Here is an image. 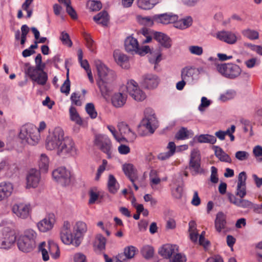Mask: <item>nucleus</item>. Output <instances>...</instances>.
I'll use <instances>...</instances> for the list:
<instances>
[{
  "instance_id": "nucleus-17",
  "label": "nucleus",
  "mask_w": 262,
  "mask_h": 262,
  "mask_svg": "<svg viewBox=\"0 0 262 262\" xmlns=\"http://www.w3.org/2000/svg\"><path fill=\"white\" fill-rule=\"evenodd\" d=\"M86 224L82 221L76 222L74 226L75 231V246L78 247L80 245L81 238L87 231Z\"/></svg>"
},
{
  "instance_id": "nucleus-12",
  "label": "nucleus",
  "mask_w": 262,
  "mask_h": 262,
  "mask_svg": "<svg viewBox=\"0 0 262 262\" xmlns=\"http://www.w3.org/2000/svg\"><path fill=\"white\" fill-rule=\"evenodd\" d=\"M60 238L64 244L75 246V236L73 237L72 234L71 224L68 221L64 222L60 231Z\"/></svg>"
},
{
  "instance_id": "nucleus-62",
  "label": "nucleus",
  "mask_w": 262,
  "mask_h": 262,
  "mask_svg": "<svg viewBox=\"0 0 262 262\" xmlns=\"http://www.w3.org/2000/svg\"><path fill=\"white\" fill-rule=\"evenodd\" d=\"M235 96V92L234 91H228L226 93L222 94L220 96V99L223 101H226L231 99Z\"/></svg>"
},
{
  "instance_id": "nucleus-61",
  "label": "nucleus",
  "mask_w": 262,
  "mask_h": 262,
  "mask_svg": "<svg viewBox=\"0 0 262 262\" xmlns=\"http://www.w3.org/2000/svg\"><path fill=\"white\" fill-rule=\"evenodd\" d=\"M35 66H32L34 68L45 69L46 64L42 62V56L40 54H38L35 59Z\"/></svg>"
},
{
  "instance_id": "nucleus-39",
  "label": "nucleus",
  "mask_w": 262,
  "mask_h": 262,
  "mask_svg": "<svg viewBox=\"0 0 262 262\" xmlns=\"http://www.w3.org/2000/svg\"><path fill=\"white\" fill-rule=\"evenodd\" d=\"M198 141L199 143H207L211 144L216 142V138L215 136L209 134H202L198 137Z\"/></svg>"
},
{
  "instance_id": "nucleus-57",
  "label": "nucleus",
  "mask_w": 262,
  "mask_h": 262,
  "mask_svg": "<svg viewBox=\"0 0 262 262\" xmlns=\"http://www.w3.org/2000/svg\"><path fill=\"white\" fill-rule=\"evenodd\" d=\"M107 129L110 130V132L112 133L114 138L119 142H123L125 140V137H120L119 135H118L117 134V131L115 128V127L113 125H107Z\"/></svg>"
},
{
  "instance_id": "nucleus-13",
  "label": "nucleus",
  "mask_w": 262,
  "mask_h": 262,
  "mask_svg": "<svg viewBox=\"0 0 262 262\" xmlns=\"http://www.w3.org/2000/svg\"><path fill=\"white\" fill-rule=\"evenodd\" d=\"M156 122H151L147 119H143L138 126V133L141 136L148 133L153 134L156 128Z\"/></svg>"
},
{
  "instance_id": "nucleus-48",
  "label": "nucleus",
  "mask_w": 262,
  "mask_h": 262,
  "mask_svg": "<svg viewBox=\"0 0 262 262\" xmlns=\"http://www.w3.org/2000/svg\"><path fill=\"white\" fill-rule=\"evenodd\" d=\"M193 74V70L192 68L185 67L182 70L181 78L184 80H188Z\"/></svg>"
},
{
  "instance_id": "nucleus-10",
  "label": "nucleus",
  "mask_w": 262,
  "mask_h": 262,
  "mask_svg": "<svg viewBox=\"0 0 262 262\" xmlns=\"http://www.w3.org/2000/svg\"><path fill=\"white\" fill-rule=\"evenodd\" d=\"M76 150L73 139L70 137H66L63 138L57 154L59 156H64L68 154H74L76 153Z\"/></svg>"
},
{
  "instance_id": "nucleus-19",
  "label": "nucleus",
  "mask_w": 262,
  "mask_h": 262,
  "mask_svg": "<svg viewBox=\"0 0 262 262\" xmlns=\"http://www.w3.org/2000/svg\"><path fill=\"white\" fill-rule=\"evenodd\" d=\"M216 37L220 40L230 45L235 43L237 40L235 33L227 31L218 32L216 34Z\"/></svg>"
},
{
  "instance_id": "nucleus-1",
  "label": "nucleus",
  "mask_w": 262,
  "mask_h": 262,
  "mask_svg": "<svg viewBox=\"0 0 262 262\" xmlns=\"http://www.w3.org/2000/svg\"><path fill=\"white\" fill-rule=\"evenodd\" d=\"M99 79L97 84L100 89L102 96L105 99L109 97L112 91L110 86V82L115 78V74L113 71L109 70L100 60L95 61Z\"/></svg>"
},
{
  "instance_id": "nucleus-14",
  "label": "nucleus",
  "mask_w": 262,
  "mask_h": 262,
  "mask_svg": "<svg viewBox=\"0 0 262 262\" xmlns=\"http://www.w3.org/2000/svg\"><path fill=\"white\" fill-rule=\"evenodd\" d=\"M12 211L17 217L25 219L30 215L31 207L29 204L24 203L15 204L12 206Z\"/></svg>"
},
{
  "instance_id": "nucleus-38",
  "label": "nucleus",
  "mask_w": 262,
  "mask_h": 262,
  "mask_svg": "<svg viewBox=\"0 0 262 262\" xmlns=\"http://www.w3.org/2000/svg\"><path fill=\"white\" fill-rule=\"evenodd\" d=\"M192 23L191 17L188 16L178 21L176 24V27L180 29H185L190 26Z\"/></svg>"
},
{
  "instance_id": "nucleus-52",
  "label": "nucleus",
  "mask_w": 262,
  "mask_h": 262,
  "mask_svg": "<svg viewBox=\"0 0 262 262\" xmlns=\"http://www.w3.org/2000/svg\"><path fill=\"white\" fill-rule=\"evenodd\" d=\"M83 58V52L81 49H79L78 50V61L80 63L81 66L86 71L88 70H90L89 64L88 61L85 60H82Z\"/></svg>"
},
{
  "instance_id": "nucleus-5",
  "label": "nucleus",
  "mask_w": 262,
  "mask_h": 262,
  "mask_svg": "<svg viewBox=\"0 0 262 262\" xmlns=\"http://www.w3.org/2000/svg\"><path fill=\"white\" fill-rule=\"evenodd\" d=\"M63 138V129L59 127H56L47 137L46 143L47 149L50 150L56 149L58 151Z\"/></svg>"
},
{
  "instance_id": "nucleus-49",
  "label": "nucleus",
  "mask_w": 262,
  "mask_h": 262,
  "mask_svg": "<svg viewBox=\"0 0 262 262\" xmlns=\"http://www.w3.org/2000/svg\"><path fill=\"white\" fill-rule=\"evenodd\" d=\"M150 120L151 122H157L155 113L153 109L150 107L146 108L144 111V118Z\"/></svg>"
},
{
  "instance_id": "nucleus-11",
  "label": "nucleus",
  "mask_w": 262,
  "mask_h": 262,
  "mask_svg": "<svg viewBox=\"0 0 262 262\" xmlns=\"http://www.w3.org/2000/svg\"><path fill=\"white\" fill-rule=\"evenodd\" d=\"M16 241V236L13 231L3 232L0 234V248L10 249Z\"/></svg>"
},
{
  "instance_id": "nucleus-27",
  "label": "nucleus",
  "mask_w": 262,
  "mask_h": 262,
  "mask_svg": "<svg viewBox=\"0 0 262 262\" xmlns=\"http://www.w3.org/2000/svg\"><path fill=\"white\" fill-rule=\"evenodd\" d=\"M114 57L117 62L122 68L128 69L129 67L128 57L119 52L116 50L114 52Z\"/></svg>"
},
{
  "instance_id": "nucleus-7",
  "label": "nucleus",
  "mask_w": 262,
  "mask_h": 262,
  "mask_svg": "<svg viewBox=\"0 0 262 262\" xmlns=\"http://www.w3.org/2000/svg\"><path fill=\"white\" fill-rule=\"evenodd\" d=\"M201 157L198 150L193 149L190 154L189 162V169L192 174L195 176L204 172L203 169L201 166Z\"/></svg>"
},
{
  "instance_id": "nucleus-23",
  "label": "nucleus",
  "mask_w": 262,
  "mask_h": 262,
  "mask_svg": "<svg viewBox=\"0 0 262 262\" xmlns=\"http://www.w3.org/2000/svg\"><path fill=\"white\" fill-rule=\"evenodd\" d=\"M175 251H178V246L168 244L164 245L159 249V254L165 258L169 259Z\"/></svg>"
},
{
  "instance_id": "nucleus-60",
  "label": "nucleus",
  "mask_w": 262,
  "mask_h": 262,
  "mask_svg": "<svg viewBox=\"0 0 262 262\" xmlns=\"http://www.w3.org/2000/svg\"><path fill=\"white\" fill-rule=\"evenodd\" d=\"M189 52L193 55L200 56L203 53V49L202 47L198 46H191L189 47Z\"/></svg>"
},
{
  "instance_id": "nucleus-15",
  "label": "nucleus",
  "mask_w": 262,
  "mask_h": 262,
  "mask_svg": "<svg viewBox=\"0 0 262 262\" xmlns=\"http://www.w3.org/2000/svg\"><path fill=\"white\" fill-rule=\"evenodd\" d=\"M40 171L36 169H30L26 176L28 188H36L40 181Z\"/></svg>"
},
{
  "instance_id": "nucleus-56",
  "label": "nucleus",
  "mask_w": 262,
  "mask_h": 262,
  "mask_svg": "<svg viewBox=\"0 0 262 262\" xmlns=\"http://www.w3.org/2000/svg\"><path fill=\"white\" fill-rule=\"evenodd\" d=\"M68 75L69 71L67 73V78L60 88L61 92L66 94L67 95L69 94L70 91V81Z\"/></svg>"
},
{
  "instance_id": "nucleus-50",
  "label": "nucleus",
  "mask_w": 262,
  "mask_h": 262,
  "mask_svg": "<svg viewBox=\"0 0 262 262\" xmlns=\"http://www.w3.org/2000/svg\"><path fill=\"white\" fill-rule=\"evenodd\" d=\"M117 126L121 134L120 137H124L129 133V131L130 129L128 125L123 122L119 123Z\"/></svg>"
},
{
  "instance_id": "nucleus-44",
  "label": "nucleus",
  "mask_w": 262,
  "mask_h": 262,
  "mask_svg": "<svg viewBox=\"0 0 262 262\" xmlns=\"http://www.w3.org/2000/svg\"><path fill=\"white\" fill-rule=\"evenodd\" d=\"M137 19L140 24L147 26H151L155 21L153 17L151 18L148 16L143 17L141 15L137 16Z\"/></svg>"
},
{
  "instance_id": "nucleus-6",
  "label": "nucleus",
  "mask_w": 262,
  "mask_h": 262,
  "mask_svg": "<svg viewBox=\"0 0 262 262\" xmlns=\"http://www.w3.org/2000/svg\"><path fill=\"white\" fill-rule=\"evenodd\" d=\"M95 144L107 155L108 159L111 158L112 152V142L110 138L105 135H98L95 136Z\"/></svg>"
},
{
  "instance_id": "nucleus-31",
  "label": "nucleus",
  "mask_w": 262,
  "mask_h": 262,
  "mask_svg": "<svg viewBox=\"0 0 262 262\" xmlns=\"http://www.w3.org/2000/svg\"><path fill=\"white\" fill-rule=\"evenodd\" d=\"M106 239L102 234L99 233L96 235L94 242V247L99 251L105 249Z\"/></svg>"
},
{
  "instance_id": "nucleus-22",
  "label": "nucleus",
  "mask_w": 262,
  "mask_h": 262,
  "mask_svg": "<svg viewBox=\"0 0 262 262\" xmlns=\"http://www.w3.org/2000/svg\"><path fill=\"white\" fill-rule=\"evenodd\" d=\"M159 82V79L156 75L148 74L143 76L142 84L146 89H155L157 88Z\"/></svg>"
},
{
  "instance_id": "nucleus-3",
  "label": "nucleus",
  "mask_w": 262,
  "mask_h": 262,
  "mask_svg": "<svg viewBox=\"0 0 262 262\" xmlns=\"http://www.w3.org/2000/svg\"><path fill=\"white\" fill-rule=\"evenodd\" d=\"M45 69H37L32 67L29 62L24 64V72L31 80L40 85H45L48 79V74L44 71Z\"/></svg>"
},
{
  "instance_id": "nucleus-54",
  "label": "nucleus",
  "mask_w": 262,
  "mask_h": 262,
  "mask_svg": "<svg viewBox=\"0 0 262 262\" xmlns=\"http://www.w3.org/2000/svg\"><path fill=\"white\" fill-rule=\"evenodd\" d=\"M22 237L27 238L31 242H35V239L37 236V234L35 231L32 229H27L25 231Z\"/></svg>"
},
{
  "instance_id": "nucleus-53",
  "label": "nucleus",
  "mask_w": 262,
  "mask_h": 262,
  "mask_svg": "<svg viewBox=\"0 0 262 262\" xmlns=\"http://www.w3.org/2000/svg\"><path fill=\"white\" fill-rule=\"evenodd\" d=\"M247 194L246 184H237L235 194L240 198H244Z\"/></svg>"
},
{
  "instance_id": "nucleus-2",
  "label": "nucleus",
  "mask_w": 262,
  "mask_h": 262,
  "mask_svg": "<svg viewBox=\"0 0 262 262\" xmlns=\"http://www.w3.org/2000/svg\"><path fill=\"white\" fill-rule=\"evenodd\" d=\"M19 137L23 141L32 145L37 143L40 139L37 128L31 123L26 124L21 127Z\"/></svg>"
},
{
  "instance_id": "nucleus-33",
  "label": "nucleus",
  "mask_w": 262,
  "mask_h": 262,
  "mask_svg": "<svg viewBox=\"0 0 262 262\" xmlns=\"http://www.w3.org/2000/svg\"><path fill=\"white\" fill-rule=\"evenodd\" d=\"M107 187L110 192L115 194L117 192L119 188V185L116 179L112 174H110L107 182Z\"/></svg>"
},
{
  "instance_id": "nucleus-24",
  "label": "nucleus",
  "mask_w": 262,
  "mask_h": 262,
  "mask_svg": "<svg viewBox=\"0 0 262 262\" xmlns=\"http://www.w3.org/2000/svg\"><path fill=\"white\" fill-rule=\"evenodd\" d=\"M122 170L132 182H135L138 179L137 170L132 164H124L122 165Z\"/></svg>"
},
{
  "instance_id": "nucleus-35",
  "label": "nucleus",
  "mask_w": 262,
  "mask_h": 262,
  "mask_svg": "<svg viewBox=\"0 0 262 262\" xmlns=\"http://www.w3.org/2000/svg\"><path fill=\"white\" fill-rule=\"evenodd\" d=\"M158 3V0H138L137 5L139 8L143 10L152 9Z\"/></svg>"
},
{
  "instance_id": "nucleus-41",
  "label": "nucleus",
  "mask_w": 262,
  "mask_h": 262,
  "mask_svg": "<svg viewBox=\"0 0 262 262\" xmlns=\"http://www.w3.org/2000/svg\"><path fill=\"white\" fill-rule=\"evenodd\" d=\"M242 33L244 37L250 40H255L259 38L258 32L254 30L247 29L243 30Z\"/></svg>"
},
{
  "instance_id": "nucleus-9",
  "label": "nucleus",
  "mask_w": 262,
  "mask_h": 262,
  "mask_svg": "<svg viewBox=\"0 0 262 262\" xmlns=\"http://www.w3.org/2000/svg\"><path fill=\"white\" fill-rule=\"evenodd\" d=\"M126 89L129 95L136 101H142L146 98L145 93L134 80H130L127 83Z\"/></svg>"
},
{
  "instance_id": "nucleus-8",
  "label": "nucleus",
  "mask_w": 262,
  "mask_h": 262,
  "mask_svg": "<svg viewBox=\"0 0 262 262\" xmlns=\"http://www.w3.org/2000/svg\"><path fill=\"white\" fill-rule=\"evenodd\" d=\"M53 178L61 185L65 186L71 183V172L64 167H58L52 172Z\"/></svg>"
},
{
  "instance_id": "nucleus-40",
  "label": "nucleus",
  "mask_w": 262,
  "mask_h": 262,
  "mask_svg": "<svg viewBox=\"0 0 262 262\" xmlns=\"http://www.w3.org/2000/svg\"><path fill=\"white\" fill-rule=\"evenodd\" d=\"M82 35L86 42L87 48L91 52H94L96 49L95 43L90 34L86 32H83Z\"/></svg>"
},
{
  "instance_id": "nucleus-36",
  "label": "nucleus",
  "mask_w": 262,
  "mask_h": 262,
  "mask_svg": "<svg viewBox=\"0 0 262 262\" xmlns=\"http://www.w3.org/2000/svg\"><path fill=\"white\" fill-rule=\"evenodd\" d=\"M193 136L192 131L188 130L186 128L182 127L175 135V138L178 140H185L189 138V136Z\"/></svg>"
},
{
  "instance_id": "nucleus-59",
  "label": "nucleus",
  "mask_w": 262,
  "mask_h": 262,
  "mask_svg": "<svg viewBox=\"0 0 262 262\" xmlns=\"http://www.w3.org/2000/svg\"><path fill=\"white\" fill-rule=\"evenodd\" d=\"M46 244L45 242H42L39 246V249L41 252L42 259L46 261L49 259L48 251L45 248Z\"/></svg>"
},
{
  "instance_id": "nucleus-37",
  "label": "nucleus",
  "mask_w": 262,
  "mask_h": 262,
  "mask_svg": "<svg viewBox=\"0 0 262 262\" xmlns=\"http://www.w3.org/2000/svg\"><path fill=\"white\" fill-rule=\"evenodd\" d=\"M49 159L46 155L42 154L40 155L38 165L40 170L43 172H46L48 170Z\"/></svg>"
},
{
  "instance_id": "nucleus-25",
  "label": "nucleus",
  "mask_w": 262,
  "mask_h": 262,
  "mask_svg": "<svg viewBox=\"0 0 262 262\" xmlns=\"http://www.w3.org/2000/svg\"><path fill=\"white\" fill-rule=\"evenodd\" d=\"M152 35L154 38L157 41L161 46L165 48H169L171 47V39L167 35L161 32H155L152 33Z\"/></svg>"
},
{
  "instance_id": "nucleus-4",
  "label": "nucleus",
  "mask_w": 262,
  "mask_h": 262,
  "mask_svg": "<svg viewBox=\"0 0 262 262\" xmlns=\"http://www.w3.org/2000/svg\"><path fill=\"white\" fill-rule=\"evenodd\" d=\"M216 71L223 76L230 79H235L242 73L239 66L232 62L217 64Z\"/></svg>"
},
{
  "instance_id": "nucleus-58",
  "label": "nucleus",
  "mask_w": 262,
  "mask_h": 262,
  "mask_svg": "<svg viewBox=\"0 0 262 262\" xmlns=\"http://www.w3.org/2000/svg\"><path fill=\"white\" fill-rule=\"evenodd\" d=\"M136 252V248L133 246H128L124 249V254L126 258H133Z\"/></svg>"
},
{
  "instance_id": "nucleus-63",
  "label": "nucleus",
  "mask_w": 262,
  "mask_h": 262,
  "mask_svg": "<svg viewBox=\"0 0 262 262\" xmlns=\"http://www.w3.org/2000/svg\"><path fill=\"white\" fill-rule=\"evenodd\" d=\"M80 95L76 93H73L71 96V100L73 104L77 106H80L82 102L80 99Z\"/></svg>"
},
{
  "instance_id": "nucleus-21",
  "label": "nucleus",
  "mask_w": 262,
  "mask_h": 262,
  "mask_svg": "<svg viewBox=\"0 0 262 262\" xmlns=\"http://www.w3.org/2000/svg\"><path fill=\"white\" fill-rule=\"evenodd\" d=\"M13 190V186L9 182H3L0 183V202L6 200L10 197Z\"/></svg>"
},
{
  "instance_id": "nucleus-46",
  "label": "nucleus",
  "mask_w": 262,
  "mask_h": 262,
  "mask_svg": "<svg viewBox=\"0 0 262 262\" xmlns=\"http://www.w3.org/2000/svg\"><path fill=\"white\" fill-rule=\"evenodd\" d=\"M85 111L92 119H95L97 117V112L93 103H88L86 104Z\"/></svg>"
},
{
  "instance_id": "nucleus-32",
  "label": "nucleus",
  "mask_w": 262,
  "mask_h": 262,
  "mask_svg": "<svg viewBox=\"0 0 262 262\" xmlns=\"http://www.w3.org/2000/svg\"><path fill=\"white\" fill-rule=\"evenodd\" d=\"M47 248L53 259H56L60 256V250L58 245L53 241H49L47 245Z\"/></svg>"
},
{
  "instance_id": "nucleus-18",
  "label": "nucleus",
  "mask_w": 262,
  "mask_h": 262,
  "mask_svg": "<svg viewBox=\"0 0 262 262\" xmlns=\"http://www.w3.org/2000/svg\"><path fill=\"white\" fill-rule=\"evenodd\" d=\"M124 47L127 52L141 53L139 50V45L137 39L132 36L127 37L124 41Z\"/></svg>"
},
{
  "instance_id": "nucleus-51",
  "label": "nucleus",
  "mask_w": 262,
  "mask_h": 262,
  "mask_svg": "<svg viewBox=\"0 0 262 262\" xmlns=\"http://www.w3.org/2000/svg\"><path fill=\"white\" fill-rule=\"evenodd\" d=\"M60 39L64 45H66L69 47L72 46L73 43L70 38L68 33L64 31H62L60 34Z\"/></svg>"
},
{
  "instance_id": "nucleus-43",
  "label": "nucleus",
  "mask_w": 262,
  "mask_h": 262,
  "mask_svg": "<svg viewBox=\"0 0 262 262\" xmlns=\"http://www.w3.org/2000/svg\"><path fill=\"white\" fill-rule=\"evenodd\" d=\"M86 7L91 11H98L102 8V4L100 1L89 0L86 3Z\"/></svg>"
},
{
  "instance_id": "nucleus-20",
  "label": "nucleus",
  "mask_w": 262,
  "mask_h": 262,
  "mask_svg": "<svg viewBox=\"0 0 262 262\" xmlns=\"http://www.w3.org/2000/svg\"><path fill=\"white\" fill-rule=\"evenodd\" d=\"M178 17L171 13L156 14L153 16L154 21L158 23L162 24H168L172 23L177 20Z\"/></svg>"
},
{
  "instance_id": "nucleus-42",
  "label": "nucleus",
  "mask_w": 262,
  "mask_h": 262,
  "mask_svg": "<svg viewBox=\"0 0 262 262\" xmlns=\"http://www.w3.org/2000/svg\"><path fill=\"white\" fill-rule=\"evenodd\" d=\"M215 155L222 162H227L229 163H231L232 160L230 156L225 153L221 148L216 150L215 152Z\"/></svg>"
},
{
  "instance_id": "nucleus-28",
  "label": "nucleus",
  "mask_w": 262,
  "mask_h": 262,
  "mask_svg": "<svg viewBox=\"0 0 262 262\" xmlns=\"http://www.w3.org/2000/svg\"><path fill=\"white\" fill-rule=\"evenodd\" d=\"M127 96L121 93H115L112 97V103L117 108L122 107L126 103Z\"/></svg>"
},
{
  "instance_id": "nucleus-16",
  "label": "nucleus",
  "mask_w": 262,
  "mask_h": 262,
  "mask_svg": "<svg viewBox=\"0 0 262 262\" xmlns=\"http://www.w3.org/2000/svg\"><path fill=\"white\" fill-rule=\"evenodd\" d=\"M55 223V214L49 213L45 218L38 223L37 227L40 231L45 232L52 229Z\"/></svg>"
},
{
  "instance_id": "nucleus-26",
  "label": "nucleus",
  "mask_w": 262,
  "mask_h": 262,
  "mask_svg": "<svg viewBox=\"0 0 262 262\" xmlns=\"http://www.w3.org/2000/svg\"><path fill=\"white\" fill-rule=\"evenodd\" d=\"M17 245L19 249L24 252H29L33 250L35 246V242H31L27 238L20 236Z\"/></svg>"
},
{
  "instance_id": "nucleus-34",
  "label": "nucleus",
  "mask_w": 262,
  "mask_h": 262,
  "mask_svg": "<svg viewBox=\"0 0 262 262\" xmlns=\"http://www.w3.org/2000/svg\"><path fill=\"white\" fill-rule=\"evenodd\" d=\"M69 114L70 118L72 121L78 125H81L83 124V121L75 107L71 106L70 107Z\"/></svg>"
},
{
  "instance_id": "nucleus-29",
  "label": "nucleus",
  "mask_w": 262,
  "mask_h": 262,
  "mask_svg": "<svg viewBox=\"0 0 262 262\" xmlns=\"http://www.w3.org/2000/svg\"><path fill=\"white\" fill-rule=\"evenodd\" d=\"M215 228L218 232H221L225 229L226 225V215L222 212H219L216 215L214 221Z\"/></svg>"
},
{
  "instance_id": "nucleus-55",
  "label": "nucleus",
  "mask_w": 262,
  "mask_h": 262,
  "mask_svg": "<svg viewBox=\"0 0 262 262\" xmlns=\"http://www.w3.org/2000/svg\"><path fill=\"white\" fill-rule=\"evenodd\" d=\"M236 206L242 208L251 209L253 207V204L247 200L241 198L239 199Z\"/></svg>"
},
{
  "instance_id": "nucleus-30",
  "label": "nucleus",
  "mask_w": 262,
  "mask_h": 262,
  "mask_svg": "<svg viewBox=\"0 0 262 262\" xmlns=\"http://www.w3.org/2000/svg\"><path fill=\"white\" fill-rule=\"evenodd\" d=\"M93 19L97 24L106 26L109 20L108 14L106 11L103 10L94 16Z\"/></svg>"
},
{
  "instance_id": "nucleus-47",
  "label": "nucleus",
  "mask_w": 262,
  "mask_h": 262,
  "mask_svg": "<svg viewBox=\"0 0 262 262\" xmlns=\"http://www.w3.org/2000/svg\"><path fill=\"white\" fill-rule=\"evenodd\" d=\"M149 180L151 185L159 184L161 179L158 177V171L155 169H151L149 172Z\"/></svg>"
},
{
  "instance_id": "nucleus-45",
  "label": "nucleus",
  "mask_w": 262,
  "mask_h": 262,
  "mask_svg": "<svg viewBox=\"0 0 262 262\" xmlns=\"http://www.w3.org/2000/svg\"><path fill=\"white\" fill-rule=\"evenodd\" d=\"M141 252L145 258L148 259L153 256L154 254V249L152 247L146 245L142 248Z\"/></svg>"
},
{
  "instance_id": "nucleus-64",
  "label": "nucleus",
  "mask_w": 262,
  "mask_h": 262,
  "mask_svg": "<svg viewBox=\"0 0 262 262\" xmlns=\"http://www.w3.org/2000/svg\"><path fill=\"white\" fill-rule=\"evenodd\" d=\"M186 257L181 253L176 254L170 262H186Z\"/></svg>"
}]
</instances>
